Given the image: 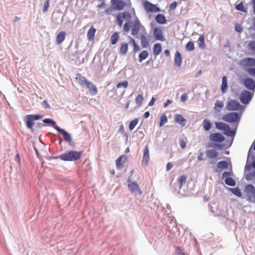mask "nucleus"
I'll list each match as a JSON object with an SVG mask.
<instances>
[{
	"label": "nucleus",
	"mask_w": 255,
	"mask_h": 255,
	"mask_svg": "<svg viewBox=\"0 0 255 255\" xmlns=\"http://www.w3.org/2000/svg\"><path fill=\"white\" fill-rule=\"evenodd\" d=\"M245 192L248 197V200L255 202V188L252 184H248L245 187Z\"/></svg>",
	"instance_id": "7"
},
{
	"label": "nucleus",
	"mask_w": 255,
	"mask_h": 255,
	"mask_svg": "<svg viewBox=\"0 0 255 255\" xmlns=\"http://www.w3.org/2000/svg\"><path fill=\"white\" fill-rule=\"evenodd\" d=\"M111 5L114 6L116 10H122L125 7H129L131 3L130 0H111Z\"/></svg>",
	"instance_id": "4"
},
{
	"label": "nucleus",
	"mask_w": 255,
	"mask_h": 255,
	"mask_svg": "<svg viewBox=\"0 0 255 255\" xmlns=\"http://www.w3.org/2000/svg\"><path fill=\"white\" fill-rule=\"evenodd\" d=\"M245 86L249 90H253L255 89V81L251 78H247L244 80Z\"/></svg>",
	"instance_id": "16"
},
{
	"label": "nucleus",
	"mask_w": 255,
	"mask_h": 255,
	"mask_svg": "<svg viewBox=\"0 0 255 255\" xmlns=\"http://www.w3.org/2000/svg\"><path fill=\"white\" fill-rule=\"evenodd\" d=\"M106 4L105 1H102V2H101V4H98V5H97V7H98V8H101V7H103V6H106Z\"/></svg>",
	"instance_id": "63"
},
{
	"label": "nucleus",
	"mask_w": 255,
	"mask_h": 255,
	"mask_svg": "<svg viewBox=\"0 0 255 255\" xmlns=\"http://www.w3.org/2000/svg\"><path fill=\"white\" fill-rule=\"evenodd\" d=\"M243 30V27L240 24H236L235 30L238 32H241Z\"/></svg>",
	"instance_id": "52"
},
{
	"label": "nucleus",
	"mask_w": 255,
	"mask_h": 255,
	"mask_svg": "<svg viewBox=\"0 0 255 255\" xmlns=\"http://www.w3.org/2000/svg\"><path fill=\"white\" fill-rule=\"evenodd\" d=\"M186 179L187 176L185 175H182L180 177L178 181L180 188H181L183 185L185 184L186 182Z\"/></svg>",
	"instance_id": "39"
},
{
	"label": "nucleus",
	"mask_w": 255,
	"mask_h": 255,
	"mask_svg": "<svg viewBox=\"0 0 255 255\" xmlns=\"http://www.w3.org/2000/svg\"><path fill=\"white\" fill-rule=\"evenodd\" d=\"M130 42L131 43H132L133 46V52L134 53H136V52H138L139 50V47L137 44H136L135 40L131 38L130 40Z\"/></svg>",
	"instance_id": "44"
},
{
	"label": "nucleus",
	"mask_w": 255,
	"mask_h": 255,
	"mask_svg": "<svg viewBox=\"0 0 255 255\" xmlns=\"http://www.w3.org/2000/svg\"><path fill=\"white\" fill-rule=\"evenodd\" d=\"M226 108L229 111H239L241 114L244 110V107L236 100H229L226 104Z\"/></svg>",
	"instance_id": "3"
},
{
	"label": "nucleus",
	"mask_w": 255,
	"mask_h": 255,
	"mask_svg": "<svg viewBox=\"0 0 255 255\" xmlns=\"http://www.w3.org/2000/svg\"><path fill=\"white\" fill-rule=\"evenodd\" d=\"M143 6L147 12H159L160 11V9L157 7L156 5L153 4L149 1H145L143 3Z\"/></svg>",
	"instance_id": "10"
},
{
	"label": "nucleus",
	"mask_w": 255,
	"mask_h": 255,
	"mask_svg": "<svg viewBox=\"0 0 255 255\" xmlns=\"http://www.w3.org/2000/svg\"><path fill=\"white\" fill-rule=\"evenodd\" d=\"M251 99L252 95L250 92L247 90H244L241 92L240 100L242 103L244 104H248Z\"/></svg>",
	"instance_id": "12"
},
{
	"label": "nucleus",
	"mask_w": 255,
	"mask_h": 255,
	"mask_svg": "<svg viewBox=\"0 0 255 255\" xmlns=\"http://www.w3.org/2000/svg\"><path fill=\"white\" fill-rule=\"evenodd\" d=\"M143 100V98L142 95L139 94L137 96L135 99V102L137 106L140 107L142 105Z\"/></svg>",
	"instance_id": "43"
},
{
	"label": "nucleus",
	"mask_w": 255,
	"mask_h": 255,
	"mask_svg": "<svg viewBox=\"0 0 255 255\" xmlns=\"http://www.w3.org/2000/svg\"><path fill=\"white\" fill-rule=\"evenodd\" d=\"M153 35L156 40L161 41L164 40L162 31L161 28H155L153 30Z\"/></svg>",
	"instance_id": "19"
},
{
	"label": "nucleus",
	"mask_w": 255,
	"mask_h": 255,
	"mask_svg": "<svg viewBox=\"0 0 255 255\" xmlns=\"http://www.w3.org/2000/svg\"><path fill=\"white\" fill-rule=\"evenodd\" d=\"M240 65L244 68L255 66V58L249 57L242 59L240 62Z\"/></svg>",
	"instance_id": "9"
},
{
	"label": "nucleus",
	"mask_w": 255,
	"mask_h": 255,
	"mask_svg": "<svg viewBox=\"0 0 255 255\" xmlns=\"http://www.w3.org/2000/svg\"><path fill=\"white\" fill-rule=\"evenodd\" d=\"M175 121L183 127L185 125L186 122V119L180 114H177L175 116Z\"/></svg>",
	"instance_id": "22"
},
{
	"label": "nucleus",
	"mask_w": 255,
	"mask_h": 255,
	"mask_svg": "<svg viewBox=\"0 0 255 255\" xmlns=\"http://www.w3.org/2000/svg\"><path fill=\"white\" fill-rule=\"evenodd\" d=\"M182 63V56L180 52L177 51L175 54L174 64L179 67Z\"/></svg>",
	"instance_id": "23"
},
{
	"label": "nucleus",
	"mask_w": 255,
	"mask_h": 255,
	"mask_svg": "<svg viewBox=\"0 0 255 255\" xmlns=\"http://www.w3.org/2000/svg\"><path fill=\"white\" fill-rule=\"evenodd\" d=\"M224 106V104L223 102L217 100L215 104V106L214 107V110L215 112L216 113H220L221 112V109L223 108Z\"/></svg>",
	"instance_id": "26"
},
{
	"label": "nucleus",
	"mask_w": 255,
	"mask_h": 255,
	"mask_svg": "<svg viewBox=\"0 0 255 255\" xmlns=\"http://www.w3.org/2000/svg\"><path fill=\"white\" fill-rule=\"evenodd\" d=\"M96 32V29L93 26L91 27L89 29L87 32V38L89 40L91 41L94 40Z\"/></svg>",
	"instance_id": "25"
},
{
	"label": "nucleus",
	"mask_w": 255,
	"mask_h": 255,
	"mask_svg": "<svg viewBox=\"0 0 255 255\" xmlns=\"http://www.w3.org/2000/svg\"><path fill=\"white\" fill-rule=\"evenodd\" d=\"M156 21L160 24H164L166 22V19L164 15L162 14H158L155 17Z\"/></svg>",
	"instance_id": "29"
},
{
	"label": "nucleus",
	"mask_w": 255,
	"mask_h": 255,
	"mask_svg": "<svg viewBox=\"0 0 255 255\" xmlns=\"http://www.w3.org/2000/svg\"><path fill=\"white\" fill-rule=\"evenodd\" d=\"M130 28V23L128 22H126L123 26V29L125 32H128L129 31Z\"/></svg>",
	"instance_id": "51"
},
{
	"label": "nucleus",
	"mask_w": 255,
	"mask_h": 255,
	"mask_svg": "<svg viewBox=\"0 0 255 255\" xmlns=\"http://www.w3.org/2000/svg\"><path fill=\"white\" fill-rule=\"evenodd\" d=\"M87 88L89 89L90 93L92 95H95L98 93V89L96 86L92 82L89 81L86 85Z\"/></svg>",
	"instance_id": "20"
},
{
	"label": "nucleus",
	"mask_w": 255,
	"mask_h": 255,
	"mask_svg": "<svg viewBox=\"0 0 255 255\" xmlns=\"http://www.w3.org/2000/svg\"><path fill=\"white\" fill-rule=\"evenodd\" d=\"M128 50V43L123 42L120 47V53L121 55H126Z\"/></svg>",
	"instance_id": "30"
},
{
	"label": "nucleus",
	"mask_w": 255,
	"mask_h": 255,
	"mask_svg": "<svg viewBox=\"0 0 255 255\" xmlns=\"http://www.w3.org/2000/svg\"><path fill=\"white\" fill-rule=\"evenodd\" d=\"M131 18L130 13L128 11H124L120 12L118 14L116 17V20L118 25L122 27L124 20L129 21Z\"/></svg>",
	"instance_id": "6"
},
{
	"label": "nucleus",
	"mask_w": 255,
	"mask_h": 255,
	"mask_svg": "<svg viewBox=\"0 0 255 255\" xmlns=\"http://www.w3.org/2000/svg\"><path fill=\"white\" fill-rule=\"evenodd\" d=\"M43 123L45 124H51V126L55 129V128L59 127L56 125V123L50 119H45L43 120Z\"/></svg>",
	"instance_id": "40"
},
{
	"label": "nucleus",
	"mask_w": 255,
	"mask_h": 255,
	"mask_svg": "<svg viewBox=\"0 0 255 255\" xmlns=\"http://www.w3.org/2000/svg\"><path fill=\"white\" fill-rule=\"evenodd\" d=\"M236 8L238 10L244 12H246L247 11V9L245 7H244L242 2L237 4L236 5Z\"/></svg>",
	"instance_id": "42"
},
{
	"label": "nucleus",
	"mask_w": 255,
	"mask_h": 255,
	"mask_svg": "<svg viewBox=\"0 0 255 255\" xmlns=\"http://www.w3.org/2000/svg\"><path fill=\"white\" fill-rule=\"evenodd\" d=\"M116 10L114 6L111 5L105 10V13L107 15H111L113 13L114 11Z\"/></svg>",
	"instance_id": "48"
},
{
	"label": "nucleus",
	"mask_w": 255,
	"mask_h": 255,
	"mask_svg": "<svg viewBox=\"0 0 255 255\" xmlns=\"http://www.w3.org/2000/svg\"><path fill=\"white\" fill-rule=\"evenodd\" d=\"M128 86V82L127 81H124L122 82H119L117 85V88H120L121 87H124V88H127Z\"/></svg>",
	"instance_id": "47"
},
{
	"label": "nucleus",
	"mask_w": 255,
	"mask_h": 255,
	"mask_svg": "<svg viewBox=\"0 0 255 255\" xmlns=\"http://www.w3.org/2000/svg\"><path fill=\"white\" fill-rule=\"evenodd\" d=\"M187 95L186 93L183 94L181 96V101L184 102L187 99Z\"/></svg>",
	"instance_id": "59"
},
{
	"label": "nucleus",
	"mask_w": 255,
	"mask_h": 255,
	"mask_svg": "<svg viewBox=\"0 0 255 255\" xmlns=\"http://www.w3.org/2000/svg\"><path fill=\"white\" fill-rule=\"evenodd\" d=\"M127 160V156L126 155L123 154L120 156L116 161L117 168L119 170L122 169L124 167Z\"/></svg>",
	"instance_id": "14"
},
{
	"label": "nucleus",
	"mask_w": 255,
	"mask_h": 255,
	"mask_svg": "<svg viewBox=\"0 0 255 255\" xmlns=\"http://www.w3.org/2000/svg\"><path fill=\"white\" fill-rule=\"evenodd\" d=\"M186 47L190 51L193 50L194 49V44L192 42L189 41L187 43Z\"/></svg>",
	"instance_id": "49"
},
{
	"label": "nucleus",
	"mask_w": 255,
	"mask_h": 255,
	"mask_svg": "<svg viewBox=\"0 0 255 255\" xmlns=\"http://www.w3.org/2000/svg\"><path fill=\"white\" fill-rule=\"evenodd\" d=\"M155 100H156V99H155L154 98L152 97V98H151V99L150 101L149 102V103H148V105H149V106H153V104H154V102H155Z\"/></svg>",
	"instance_id": "62"
},
{
	"label": "nucleus",
	"mask_w": 255,
	"mask_h": 255,
	"mask_svg": "<svg viewBox=\"0 0 255 255\" xmlns=\"http://www.w3.org/2000/svg\"><path fill=\"white\" fill-rule=\"evenodd\" d=\"M140 39H141V45H142V47H146L148 45V41H147V39L146 36H145L143 35H142L141 36Z\"/></svg>",
	"instance_id": "41"
},
{
	"label": "nucleus",
	"mask_w": 255,
	"mask_h": 255,
	"mask_svg": "<svg viewBox=\"0 0 255 255\" xmlns=\"http://www.w3.org/2000/svg\"><path fill=\"white\" fill-rule=\"evenodd\" d=\"M246 71L250 75H255V68H248Z\"/></svg>",
	"instance_id": "55"
},
{
	"label": "nucleus",
	"mask_w": 255,
	"mask_h": 255,
	"mask_svg": "<svg viewBox=\"0 0 255 255\" xmlns=\"http://www.w3.org/2000/svg\"><path fill=\"white\" fill-rule=\"evenodd\" d=\"M233 193L238 197H241L242 196V193L240 190L238 188H233L232 190Z\"/></svg>",
	"instance_id": "50"
},
{
	"label": "nucleus",
	"mask_w": 255,
	"mask_h": 255,
	"mask_svg": "<svg viewBox=\"0 0 255 255\" xmlns=\"http://www.w3.org/2000/svg\"><path fill=\"white\" fill-rule=\"evenodd\" d=\"M241 116V113L230 112L224 115L222 117V120L229 123H238L240 121Z\"/></svg>",
	"instance_id": "2"
},
{
	"label": "nucleus",
	"mask_w": 255,
	"mask_h": 255,
	"mask_svg": "<svg viewBox=\"0 0 255 255\" xmlns=\"http://www.w3.org/2000/svg\"><path fill=\"white\" fill-rule=\"evenodd\" d=\"M138 122V120L137 119H135L132 120V121H131L129 124V129L131 130H132L135 128L136 125L137 124Z\"/></svg>",
	"instance_id": "46"
},
{
	"label": "nucleus",
	"mask_w": 255,
	"mask_h": 255,
	"mask_svg": "<svg viewBox=\"0 0 255 255\" xmlns=\"http://www.w3.org/2000/svg\"><path fill=\"white\" fill-rule=\"evenodd\" d=\"M203 128L206 131L209 130L212 127V124L207 120H204L203 122Z\"/></svg>",
	"instance_id": "37"
},
{
	"label": "nucleus",
	"mask_w": 255,
	"mask_h": 255,
	"mask_svg": "<svg viewBox=\"0 0 255 255\" xmlns=\"http://www.w3.org/2000/svg\"><path fill=\"white\" fill-rule=\"evenodd\" d=\"M82 154V151H69L61 154L59 157L64 161H75L79 159Z\"/></svg>",
	"instance_id": "1"
},
{
	"label": "nucleus",
	"mask_w": 255,
	"mask_h": 255,
	"mask_svg": "<svg viewBox=\"0 0 255 255\" xmlns=\"http://www.w3.org/2000/svg\"><path fill=\"white\" fill-rule=\"evenodd\" d=\"M207 157L210 159H215L219 155V152L214 149L207 150L206 151Z\"/></svg>",
	"instance_id": "21"
},
{
	"label": "nucleus",
	"mask_w": 255,
	"mask_h": 255,
	"mask_svg": "<svg viewBox=\"0 0 255 255\" xmlns=\"http://www.w3.org/2000/svg\"><path fill=\"white\" fill-rule=\"evenodd\" d=\"M179 145L182 148H184L186 146V143L184 139H180L179 141Z\"/></svg>",
	"instance_id": "57"
},
{
	"label": "nucleus",
	"mask_w": 255,
	"mask_h": 255,
	"mask_svg": "<svg viewBox=\"0 0 255 255\" xmlns=\"http://www.w3.org/2000/svg\"><path fill=\"white\" fill-rule=\"evenodd\" d=\"M148 56V53L146 50L142 51L139 55V61L141 62Z\"/></svg>",
	"instance_id": "36"
},
{
	"label": "nucleus",
	"mask_w": 255,
	"mask_h": 255,
	"mask_svg": "<svg viewBox=\"0 0 255 255\" xmlns=\"http://www.w3.org/2000/svg\"><path fill=\"white\" fill-rule=\"evenodd\" d=\"M172 103V101L170 100H167L166 102L164 104V106L166 107L168 104H170Z\"/></svg>",
	"instance_id": "64"
},
{
	"label": "nucleus",
	"mask_w": 255,
	"mask_h": 255,
	"mask_svg": "<svg viewBox=\"0 0 255 255\" xmlns=\"http://www.w3.org/2000/svg\"><path fill=\"white\" fill-rule=\"evenodd\" d=\"M172 166H173L172 163L171 162H168L166 165V170L167 171L170 170L172 168Z\"/></svg>",
	"instance_id": "61"
},
{
	"label": "nucleus",
	"mask_w": 255,
	"mask_h": 255,
	"mask_svg": "<svg viewBox=\"0 0 255 255\" xmlns=\"http://www.w3.org/2000/svg\"><path fill=\"white\" fill-rule=\"evenodd\" d=\"M198 43L200 48L202 49H204L205 48V36L203 34L199 36L198 40Z\"/></svg>",
	"instance_id": "34"
},
{
	"label": "nucleus",
	"mask_w": 255,
	"mask_h": 255,
	"mask_svg": "<svg viewBox=\"0 0 255 255\" xmlns=\"http://www.w3.org/2000/svg\"><path fill=\"white\" fill-rule=\"evenodd\" d=\"M55 129L63 134L64 139L66 142L70 143L72 141V138L70 134L66 130L61 128L60 127L55 128Z\"/></svg>",
	"instance_id": "18"
},
{
	"label": "nucleus",
	"mask_w": 255,
	"mask_h": 255,
	"mask_svg": "<svg viewBox=\"0 0 255 255\" xmlns=\"http://www.w3.org/2000/svg\"><path fill=\"white\" fill-rule=\"evenodd\" d=\"M149 150L148 145L147 144L145 145L143 149L142 163L147 165L149 161Z\"/></svg>",
	"instance_id": "15"
},
{
	"label": "nucleus",
	"mask_w": 255,
	"mask_h": 255,
	"mask_svg": "<svg viewBox=\"0 0 255 255\" xmlns=\"http://www.w3.org/2000/svg\"><path fill=\"white\" fill-rule=\"evenodd\" d=\"M26 126L27 128L32 129L33 126L34 125V120L33 119L31 118V116L30 115H27L26 116Z\"/></svg>",
	"instance_id": "33"
},
{
	"label": "nucleus",
	"mask_w": 255,
	"mask_h": 255,
	"mask_svg": "<svg viewBox=\"0 0 255 255\" xmlns=\"http://www.w3.org/2000/svg\"><path fill=\"white\" fill-rule=\"evenodd\" d=\"M30 116H31V118H32L33 119L34 121L41 119L43 117V115H30Z\"/></svg>",
	"instance_id": "54"
},
{
	"label": "nucleus",
	"mask_w": 255,
	"mask_h": 255,
	"mask_svg": "<svg viewBox=\"0 0 255 255\" xmlns=\"http://www.w3.org/2000/svg\"><path fill=\"white\" fill-rule=\"evenodd\" d=\"M140 29V23L138 22H135L131 28V34L133 35L137 34Z\"/></svg>",
	"instance_id": "27"
},
{
	"label": "nucleus",
	"mask_w": 255,
	"mask_h": 255,
	"mask_svg": "<svg viewBox=\"0 0 255 255\" xmlns=\"http://www.w3.org/2000/svg\"><path fill=\"white\" fill-rule=\"evenodd\" d=\"M230 175V172H229L226 171L223 173V177H226L225 182L228 185L231 186H235L236 185V182L232 178L228 177Z\"/></svg>",
	"instance_id": "17"
},
{
	"label": "nucleus",
	"mask_w": 255,
	"mask_h": 255,
	"mask_svg": "<svg viewBox=\"0 0 255 255\" xmlns=\"http://www.w3.org/2000/svg\"><path fill=\"white\" fill-rule=\"evenodd\" d=\"M245 178L248 181L255 179V170L253 169L251 164H247L245 170Z\"/></svg>",
	"instance_id": "8"
},
{
	"label": "nucleus",
	"mask_w": 255,
	"mask_h": 255,
	"mask_svg": "<svg viewBox=\"0 0 255 255\" xmlns=\"http://www.w3.org/2000/svg\"><path fill=\"white\" fill-rule=\"evenodd\" d=\"M217 166L220 169L227 168L228 167V163L226 161H221L218 163Z\"/></svg>",
	"instance_id": "38"
},
{
	"label": "nucleus",
	"mask_w": 255,
	"mask_h": 255,
	"mask_svg": "<svg viewBox=\"0 0 255 255\" xmlns=\"http://www.w3.org/2000/svg\"><path fill=\"white\" fill-rule=\"evenodd\" d=\"M227 90V79L226 76H224L222 77V85H221V90L223 93H225Z\"/></svg>",
	"instance_id": "31"
},
{
	"label": "nucleus",
	"mask_w": 255,
	"mask_h": 255,
	"mask_svg": "<svg viewBox=\"0 0 255 255\" xmlns=\"http://www.w3.org/2000/svg\"><path fill=\"white\" fill-rule=\"evenodd\" d=\"M177 5V3L176 1H174L173 2H172L170 5V9H174Z\"/></svg>",
	"instance_id": "58"
},
{
	"label": "nucleus",
	"mask_w": 255,
	"mask_h": 255,
	"mask_svg": "<svg viewBox=\"0 0 255 255\" xmlns=\"http://www.w3.org/2000/svg\"><path fill=\"white\" fill-rule=\"evenodd\" d=\"M210 141L214 142H222L225 140V137L220 133H211L209 136Z\"/></svg>",
	"instance_id": "13"
},
{
	"label": "nucleus",
	"mask_w": 255,
	"mask_h": 255,
	"mask_svg": "<svg viewBox=\"0 0 255 255\" xmlns=\"http://www.w3.org/2000/svg\"><path fill=\"white\" fill-rule=\"evenodd\" d=\"M216 128L218 129L223 130L224 133L230 136H234L236 131L231 130L230 127L227 124L223 122H217L215 123Z\"/></svg>",
	"instance_id": "5"
},
{
	"label": "nucleus",
	"mask_w": 255,
	"mask_h": 255,
	"mask_svg": "<svg viewBox=\"0 0 255 255\" xmlns=\"http://www.w3.org/2000/svg\"><path fill=\"white\" fill-rule=\"evenodd\" d=\"M76 80L78 82V83L82 86L86 85L88 83V80L84 76H82L80 74H79L78 76L76 78Z\"/></svg>",
	"instance_id": "24"
},
{
	"label": "nucleus",
	"mask_w": 255,
	"mask_h": 255,
	"mask_svg": "<svg viewBox=\"0 0 255 255\" xmlns=\"http://www.w3.org/2000/svg\"><path fill=\"white\" fill-rule=\"evenodd\" d=\"M167 122V118L165 114H163L161 116L160 118V121L159 125L160 127L163 126L165 123Z\"/></svg>",
	"instance_id": "45"
},
{
	"label": "nucleus",
	"mask_w": 255,
	"mask_h": 255,
	"mask_svg": "<svg viewBox=\"0 0 255 255\" xmlns=\"http://www.w3.org/2000/svg\"><path fill=\"white\" fill-rule=\"evenodd\" d=\"M66 34L65 31H61L57 35L56 37V42L57 44H59L64 40Z\"/></svg>",
	"instance_id": "28"
},
{
	"label": "nucleus",
	"mask_w": 255,
	"mask_h": 255,
	"mask_svg": "<svg viewBox=\"0 0 255 255\" xmlns=\"http://www.w3.org/2000/svg\"><path fill=\"white\" fill-rule=\"evenodd\" d=\"M42 105L45 109L50 108V106H49V104L48 103L47 101L46 100H44L42 102Z\"/></svg>",
	"instance_id": "60"
},
{
	"label": "nucleus",
	"mask_w": 255,
	"mask_h": 255,
	"mask_svg": "<svg viewBox=\"0 0 255 255\" xmlns=\"http://www.w3.org/2000/svg\"><path fill=\"white\" fill-rule=\"evenodd\" d=\"M119 39V35L118 32H114L111 37V43L112 45L116 44Z\"/></svg>",
	"instance_id": "32"
},
{
	"label": "nucleus",
	"mask_w": 255,
	"mask_h": 255,
	"mask_svg": "<svg viewBox=\"0 0 255 255\" xmlns=\"http://www.w3.org/2000/svg\"><path fill=\"white\" fill-rule=\"evenodd\" d=\"M161 51V46L159 43H156L153 47V53L157 56L160 54Z\"/></svg>",
	"instance_id": "35"
},
{
	"label": "nucleus",
	"mask_w": 255,
	"mask_h": 255,
	"mask_svg": "<svg viewBox=\"0 0 255 255\" xmlns=\"http://www.w3.org/2000/svg\"><path fill=\"white\" fill-rule=\"evenodd\" d=\"M249 46L252 50L255 51V41H251L249 44Z\"/></svg>",
	"instance_id": "56"
},
{
	"label": "nucleus",
	"mask_w": 255,
	"mask_h": 255,
	"mask_svg": "<svg viewBox=\"0 0 255 255\" xmlns=\"http://www.w3.org/2000/svg\"><path fill=\"white\" fill-rule=\"evenodd\" d=\"M49 1H50V0H46L45 2L44 3V4L43 12H45L48 10V8L50 6Z\"/></svg>",
	"instance_id": "53"
},
{
	"label": "nucleus",
	"mask_w": 255,
	"mask_h": 255,
	"mask_svg": "<svg viewBox=\"0 0 255 255\" xmlns=\"http://www.w3.org/2000/svg\"><path fill=\"white\" fill-rule=\"evenodd\" d=\"M128 187L132 193L134 194L135 195H141L142 194L141 189L139 188L137 184L135 182L129 181Z\"/></svg>",
	"instance_id": "11"
}]
</instances>
